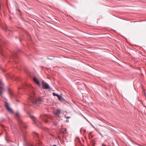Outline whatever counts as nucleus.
Listing matches in <instances>:
<instances>
[{"mask_svg": "<svg viewBox=\"0 0 146 146\" xmlns=\"http://www.w3.org/2000/svg\"><path fill=\"white\" fill-rule=\"evenodd\" d=\"M40 117L46 123H47L48 122L51 121V120L52 121V119L51 117H50L48 115L45 114L43 115H41Z\"/></svg>", "mask_w": 146, "mask_h": 146, "instance_id": "f257e3e1", "label": "nucleus"}, {"mask_svg": "<svg viewBox=\"0 0 146 146\" xmlns=\"http://www.w3.org/2000/svg\"><path fill=\"white\" fill-rule=\"evenodd\" d=\"M47 59H50V58H47Z\"/></svg>", "mask_w": 146, "mask_h": 146, "instance_id": "f3484780", "label": "nucleus"}, {"mask_svg": "<svg viewBox=\"0 0 146 146\" xmlns=\"http://www.w3.org/2000/svg\"><path fill=\"white\" fill-rule=\"evenodd\" d=\"M33 80L39 86L40 85V83L36 77H34L33 78Z\"/></svg>", "mask_w": 146, "mask_h": 146, "instance_id": "1a4fd4ad", "label": "nucleus"}, {"mask_svg": "<svg viewBox=\"0 0 146 146\" xmlns=\"http://www.w3.org/2000/svg\"><path fill=\"white\" fill-rule=\"evenodd\" d=\"M4 89V85L2 83V80L0 79V95L1 97H2V92Z\"/></svg>", "mask_w": 146, "mask_h": 146, "instance_id": "7ed1b4c3", "label": "nucleus"}, {"mask_svg": "<svg viewBox=\"0 0 146 146\" xmlns=\"http://www.w3.org/2000/svg\"><path fill=\"white\" fill-rule=\"evenodd\" d=\"M102 146H106L105 144H102Z\"/></svg>", "mask_w": 146, "mask_h": 146, "instance_id": "dca6fc26", "label": "nucleus"}, {"mask_svg": "<svg viewBox=\"0 0 146 146\" xmlns=\"http://www.w3.org/2000/svg\"><path fill=\"white\" fill-rule=\"evenodd\" d=\"M144 94L145 95V92H144Z\"/></svg>", "mask_w": 146, "mask_h": 146, "instance_id": "412c9836", "label": "nucleus"}, {"mask_svg": "<svg viewBox=\"0 0 146 146\" xmlns=\"http://www.w3.org/2000/svg\"><path fill=\"white\" fill-rule=\"evenodd\" d=\"M52 95L54 96H57L58 97V98H59L60 95H58L57 94H56V93H54V92H53L52 93Z\"/></svg>", "mask_w": 146, "mask_h": 146, "instance_id": "9d476101", "label": "nucleus"}, {"mask_svg": "<svg viewBox=\"0 0 146 146\" xmlns=\"http://www.w3.org/2000/svg\"><path fill=\"white\" fill-rule=\"evenodd\" d=\"M5 106L8 112L11 113L13 112V110L9 107V104L6 102H5Z\"/></svg>", "mask_w": 146, "mask_h": 146, "instance_id": "39448f33", "label": "nucleus"}, {"mask_svg": "<svg viewBox=\"0 0 146 146\" xmlns=\"http://www.w3.org/2000/svg\"><path fill=\"white\" fill-rule=\"evenodd\" d=\"M34 133V134L35 135H36V136H37L38 135V134L36 133V132H35Z\"/></svg>", "mask_w": 146, "mask_h": 146, "instance_id": "4468645a", "label": "nucleus"}, {"mask_svg": "<svg viewBox=\"0 0 146 146\" xmlns=\"http://www.w3.org/2000/svg\"><path fill=\"white\" fill-rule=\"evenodd\" d=\"M20 124V125L21 127H23L25 129L27 128V127L25 124L23 123L22 120L21 119H19L18 120Z\"/></svg>", "mask_w": 146, "mask_h": 146, "instance_id": "0eeeda50", "label": "nucleus"}, {"mask_svg": "<svg viewBox=\"0 0 146 146\" xmlns=\"http://www.w3.org/2000/svg\"><path fill=\"white\" fill-rule=\"evenodd\" d=\"M64 116L67 119H69L70 117V116H67L66 115H65Z\"/></svg>", "mask_w": 146, "mask_h": 146, "instance_id": "ddd939ff", "label": "nucleus"}, {"mask_svg": "<svg viewBox=\"0 0 146 146\" xmlns=\"http://www.w3.org/2000/svg\"><path fill=\"white\" fill-rule=\"evenodd\" d=\"M31 117L32 118V119H33V121H34V122H36V119L35 117H34L33 116H32Z\"/></svg>", "mask_w": 146, "mask_h": 146, "instance_id": "f8f14e48", "label": "nucleus"}, {"mask_svg": "<svg viewBox=\"0 0 146 146\" xmlns=\"http://www.w3.org/2000/svg\"><path fill=\"white\" fill-rule=\"evenodd\" d=\"M60 133L62 134V137L63 139H66V128H63L60 131Z\"/></svg>", "mask_w": 146, "mask_h": 146, "instance_id": "20e7f679", "label": "nucleus"}, {"mask_svg": "<svg viewBox=\"0 0 146 146\" xmlns=\"http://www.w3.org/2000/svg\"><path fill=\"white\" fill-rule=\"evenodd\" d=\"M9 95H11V92H10V91H9Z\"/></svg>", "mask_w": 146, "mask_h": 146, "instance_id": "2eb2a0df", "label": "nucleus"}, {"mask_svg": "<svg viewBox=\"0 0 146 146\" xmlns=\"http://www.w3.org/2000/svg\"><path fill=\"white\" fill-rule=\"evenodd\" d=\"M15 54H13V56H15Z\"/></svg>", "mask_w": 146, "mask_h": 146, "instance_id": "6ab92c4d", "label": "nucleus"}, {"mask_svg": "<svg viewBox=\"0 0 146 146\" xmlns=\"http://www.w3.org/2000/svg\"><path fill=\"white\" fill-rule=\"evenodd\" d=\"M54 113L56 115H58L60 113V110L59 109H57L54 112Z\"/></svg>", "mask_w": 146, "mask_h": 146, "instance_id": "6e6552de", "label": "nucleus"}, {"mask_svg": "<svg viewBox=\"0 0 146 146\" xmlns=\"http://www.w3.org/2000/svg\"><path fill=\"white\" fill-rule=\"evenodd\" d=\"M29 100L31 103L34 104H37L42 101V99H39L36 100L32 97H30Z\"/></svg>", "mask_w": 146, "mask_h": 146, "instance_id": "f03ea898", "label": "nucleus"}, {"mask_svg": "<svg viewBox=\"0 0 146 146\" xmlns=\"http://www.w3.org/2000/svg\"><path fill=\"white\" fill-rule=\"evenodd\" d=\"M19 114L18 113H17L16 114V115H18Z\"/></svg>", "mask_w": 146, "mask_h": 146, "instance_id": "a211bd4d", "label": "nucleus"}, {"mask_svg": "<svg viewBox=\"0 0 146 146\" xmlns=\"http://www.w3.org/2000/svg\"><path fill=\"white\" fill-rule=\"evenodd\" d=\"M59 100L60 101H63L64 100V99L60 95V97L59 98H58Z\"/></svg>", "mask_w": 146, "mask_h": 146, "instance_id": "9b49d317", "label": "nucleus"}, {"mask_svg": "<svg viewBox=\"0 0 146 146\" xmlns=\"http://www.w3.org/2000/svg\"><path fill=\"white\" fill-rule=\"evenodd\" d=\"M43 87L44 89H49V86L48 84L44 82V81H42V82Z\"/></svg>", "mask_w": 146, "mask_h": 146, "instance_id": "423d86ee", "label": "nucleus"}, {"mask_svg": "<svg viewBox=\"0 0 146 146\" xmlns=\"http://www.w3.org/2000/svg\"><path fill=\"white\" fill-rule=\"evenodd\" d=\"M23 88H25V87H24Z\"/></svg>", "mask_w": 146, "mask_h": 146, "instance_id": "4be33fe9", "label": "nucleus"}, {"mask_svg": "<svg viewBox=\"0 0 146 146\" xmlns=\"http://www.w3.org/2000/svg\"><path fill=\"white\" fill-rule=\"evenodd\" d=\"M53 146H57L56 145H54Z\"/></svg>", "mask_w": 146, "mask_h": 146, "instance_id": "aec40b11", "label": "nucleus"}]
</instances>
